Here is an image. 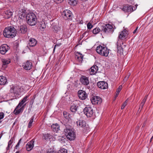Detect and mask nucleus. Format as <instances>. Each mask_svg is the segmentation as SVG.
Here are the masks:
<instances>
[{"label":"nucleus","instance_id":"nucleus-47","mask_svg":"<svg viewBox=\"0 0 153 153\" xmlns=\"http://www.w3.org/2000/svg\"><path fill=\"white\" fill-rule=\"evenodd\" d=\"M64 0H53L56 3H61Z\"/></svg>","mask_w":153,"mask_h":153},{"label":"nucleus","instance_id":"nucleus-23","mask_svg":"<svg viewBox=\"0 0 153 153\" xmlns=\"http://www.w3.org/2000/svg\"><path fill=\"white\" fill-rule=\"evenodd\" d=\"M30 96V95L29 94L24 97L21 101L17 105V107L19 106H21L24 103L28 100Z\"/></svg>","mask_w":153,"mask_h":153},{"label":"nucleus","instance_id":"nucleus-34","mask_svg":"<svg viewBox=\"0 0 153 153\" xmlns=\"http://www.w3.org/2000/svg\"><path fill=\"white\" fill-rule=\"evenodd\" d=\"M69 4L71 5L75 6L77 4V0H68Z\"/></svg>","mask_w":153,"mask_h":153},{"label":"nucleus","instance_id":"nucleus-43","mask_svg":"<svg viewBox=\"0 0 153 153\" xmlns=\"http://www.w3.org/2000/svg\"><path fill=\"white\" fill-rule=\"evenodd\" d=\"M87 26L88 28L89 29H91L93 27L92 25L90 22H89L88 23Z\"/></svg>","mask_w":153,"mask_h":153},{"label":"nucleus","instance_id":"nucleus-30","mask_svg":"<svg viewBox=\"0 0 153 153\" xmlns=\"http://www.w3.org/2000/svg\"><path fill=\"white\" fill-rule=\"evenodd\" d=\"M78 106L77 105L74 104H73L70 107V110L73 112H75L77 111Z\"/></svg>","mask_w":153,"mask_h":153},{"label":"nucleus","instance_id":"nucleus-40","mask_svg":"<svg viewBox=\"0 0 153 153\" xmlns=\"http://www.w3.org/2000/svg\"><path fill=\"white\" fill-rule=\"evenodd\" d=\"M36 97V95H34L33 96V98H32L31 100H30V105H33V103H34V100Z\"/></svg>","mask_w":153,"mask_h":153},{"label":"nucleus","instance_id":"nucleus-53","mask_svg":"<svg viewBox=\"0 0 153 153\" xmlns=\"http://www.w3.org/2000/svg\"><path fill=\"white\" fill-rule=\"evenodd\" d=\"M43 51H44V53H46V50H45V49H44V48H43Z\"/></svg>","mask_w":153,"mask_h":153},{"label":"nucleus","instance_id":"nucleus-20","mask_svg":"<svg viewBox=\"0 0 153 153\" xmlns=\"http://www.w3.org/2000/svg\"><path fill=\"white\" fill-rule=\"evenodd\" d=\"M21 106H19L17 107V106L16 107V108L13 111L14 114L16 115H18L20 113L22 112L24 109V106H22L19 109L17 110L18 108H19Z\"/></svg>","mask_w":153,"mask_h":153},{"label":"nucleus","instance_id":"nucleus-1","mask_svg":"<svg viewBox=\"0 0 153 153\" xmlns=\"http://www.w3.org/2000/svg\"><path fill=\"white\" fill-rule=\"evenodd\" d=\"M64 132L67 138L70 140H74L76 138V134L74 129L68 126H65Z\"/></svg>","mask_w":153,"mask_h":153},{"label":"nucleus","instance_id":"nucleus-17","mask_svg":"<svg viewBox=\"0 0 153 153\" xmlns=\"http://www.w3.org/2000/svg\"><path fill=\"white\" fill-rule=\"evenodd\" d=\"M98 70V68L97 66H93L90 69L89 71V73L91 75H94L97 73Z\"/></svg>","mask_w":153,"mask_h":153},{"label":"nucleus","instance_id":"nucleus-45","mask_svg":"<svg viewBox=\"0 0 153 153\" xmlns=\"http://www.w3.org/2000/svg\"><path fill=\"white\" fill-rule=\"evenodd\" d=\"M21 140H22V139L21 138L19 140V142L15 146V149H17V148L19 146V145L20 144V143H21Z\"/></svg>","mask_w":153,"mask_h":153},{"label":"nucleus","instance_id":"nucleus-29","mask_svg":"<svg viewBox=\"0 0 153 153\" xmlns=\"http://www.w3.org/2000/svg\"><path fill=\"white\" fill-rule=\"evenodd\" d=\"M147 97L148 95H146L145 96L144 99H143L140 104V105L139 107V109H141L140 110V111H141L142 108H143V107L146 101Z\"/></svg>","mask_w":153,"mask_h":153},{"label":"nucleus","instance_id":"nucleus-51","mask_svg":"<svg viewBox=\"0 0 153 153\" xmlns=\"http://www.w3.org/2000/svg\"><path fill=\"white\" fill-rule=\"evenodd\" d=\"M138 27H136V29L133 31V33L134 34L137 31V29H138Z\"/></svg>","mask_w":153,"mask_h":153},{"label":"nucleus","instance_id":"nucleus-7","mask_svg":"<svg viewBox=\"0 0 153 153\" xmlns=\"http://www.w3.org/2000/svg\"><path fill=\"white\" fill-rule=\"evenodd\" d=\"M84 113L88 117H92L94 114L93 109L90 107H86L83 110Z\"/></svg>","mask_w":153,"mask_h":153},{"label":"nucleus","instance_id":"nucleus-15","mask_svg":"<svg viewBox=\"0 0 153 153\" xmlns=\"http://www.w3.org/2000/svg\"><path fill=\"white\" fill-rule=\"evenodd\" d=\"M22 66L24 69L27 70H29L32 68V64L30 61L28 60L24 63Z\"/></svg>","mask_w":153,"mask_h":153},{"label":"nucleus","instance_id":"nucleus-31","mask_svg":"<svg viewBox=\"0 0 153 153\" xmlns=\"http://www.w3.org/2000/svg\"><path fill=\"white\" fill-rule=\"evenodd\" d=\"M13 141V138H11L10 140L8 142V144L7 146V147L6 149L7 150H8L10 148L12 147V144Z\"/></svg>","mask_w":153,"mask_h":153},{"label":"nucleus","instance_id":"nucleus-6","mask_svg":"<svg viewBox=\"0 0 153 153\" xmlns=\"http://www.w3.org/2000/svg\"><path fill=\"white\" fill-rule=\"evenodd\" d=\"M114 31V29L112 25L108 24H103L101 26V32L106 33H112Z\"/></svg>","mask_w":153,"mask_h":153},{"label":"nucleus","instance_id":"nucleus-2","mask_svg":"<svg viewBox=\"0 0 153 153\" xmlns=\"http://www.w3.org/2000/svg\"><path fill=\"white\" fill-rule=\"evenodd\" d=\"M16 30L13 27H7L4 29L3 34L4 36L7 38H13L16 34Z\"/></svg>","mask_w":153,"mask_h":153},{"label":"nucleus","instance_id":"nucleus-37","mask_svg":"<svg viewBox=\"0 0 153 153\" xmlns=\"http://www.w3.org/2000/svg\"><path fill=\"white\" fill-rule=\"evenodd\" d=\"M51 136L50 134H45L43 135V138L45 140H48L51 139Z\"/></svg>","mask_w":153,"mask_h":153},{"label":"nucleus","instance_id":"nucleus-36","mask_svg":"<svg viewBox=\"0 0 153 153\" xmlns=\"http://www.w3.org/2000/svg\"><path fill=\"white\" fill-rule=\"evenodd\" d=\"M122 89V85H120L119 86V87L117 91L116 92V94L115 95V98H116V97H117L118 95V94L119 93V92H120V91Z\"/></svg>","mask_w":153,"mask_h":153},{"label":"nucleus","instance_id":"nucleus-12","mask_svg":"<svg viewBox=\"0 0 153 153\" xmlns=\"http://www.w3.org/2000/svg\"><path fill=\"white\" fill-rule=\"evenodd\" d=\"M63 15H64L65 18H66V19L71 20L72 14L71 11L68 10H65L63 11Z\"/></svg>","mask_w":153,"mask_h":153},{"label":"nucleus","instance_id":"nucleus-42","mask_svg":"<svg viewBox=\"0 0 153 153\" xmlns=\"http://www.w3.org/2000/svg\"><path fill=\"white\" fill-rule=\"evenodd\" d=\"M40 25V29L41 30H43L44 28H45L46 27V26L45 23H42V24H41Z\"/></svg>","mask_w":153,"mask_h":153},{"label":"nucleus","instance_id":"nucleus-26","mask_svg":"<svg viewBox=\"0 0 153 153\" xmlns=\"http://www.w3.org/2000/svg\"><path fill=\"white\" fill-rule=\"evenodd\" d=\"M51 128L54 131L57 132L60 130V126L57 123L53 124L51 126Z\"/></svg>","mask_w":153,"mask_h":153},{"label":"nucleus","instance_id":"nucleus-56","mask_svg":"<svg viewBox=\"0 0 153 153\" xmlns=\"http://www.w3.org/2000/svg\"><path fill=\"white\" fill-rule=\"evenodd\" d=\"M81 0L82 1H87V0Z\"/></svg>","mask_w":153,"mask_h":153},{"label":"nucleus","instance_id":"nucleus-33","mask_svg":"<svg viewBox=\"0 0 153 153\" xmlns=\"http://www.w3.org/2000/svg\"><path fill=\"white\" fill-rule=\"evenodd\" d=\"M100 31H101V26L100 28L98 27H97L93 30V34H96L98 33Z\"/></svg>","mask_w":153,"mask_h":153},{"label":"nucleus","instance_id":"nucleus-48","mask_svg":"<svg viewBox=\"0 0 153 153\" xmlns=\"http://www.w3.org/2000/svg\"><path fill=\"white\" fill-rule=\"evenodd\" d=\"M47 153H55L53 150L50 149L48 150L47 151Z\"/></svg>","mask_w":153,"mask_h":153},{"label":"nucleus","instance_id":"nucleus-49","mask_svg":"<svg viewBox=\"0 0 153 153\" xmlns=\"http://www.w3.org/2000/svg\"><path fill=\"white\" fill-rule=\"evenodd\" d=\"M127 1L130 3H131V4H132L133 2H134V1L133 0H126Z\"/></svg>","mask_w":153,"mask_h":153},{"label":"nucleus","instance_id":"nucleus-59","mask_svg":"<svg viewBox=\"0 0 153 153\" xmlns=\"http://www.w3.org/2000/svg\"><path fill=\"white\" fill-rule=\"evenodd\" d=\"M128 77H126H126H125V78H127H127H128Z\"/></svg>","mask_w":153,"mask_h":153},{"label":"nucleus","instance_id":"nucleus-41","mask_svg":"<svg viewBox=\"0 0 153 153\" xmlns=\"http://www.w3.org/2000/svg\"><path fill=\"white\" fill-rule=\"evenodd\" d=\"M4 113L2 112H0V123L2 122L1 121V120L4 118Z\"/></svg>","mask_w":153,"mask_h":153},{"label":"nucleus","instance_id":"nucleus-3","mask_svg":"<svg viewBox=\"0 0 153 153\" xmlns=\"http://www.w3.org/2000/svg\"><path fill=\"white\" fill-rule=\"evenodd\" d=\"M26 19L27 23L30 25H34L37 23V19L36 16L33 13H28L27 15Z\"/></svg>","mask_w":153,"mask_h":153},{"label":"nucleus","instance_id":"nucleus-8","mask_svg":"<svg viewBox=\"0 0 153 153\" xmlns=\"http://www.w3.org/2000/svg\"><path fill=\"white\" fill-rule=\"evenodd\" d=\"M135 7L134 6L126 4L123 6V8H122V10L125 12L131 13L134 10H135Z\"/></svg>","mask_w":153,"mask_h":153},{"label":"nucleus","instance_id":"nucleus-39","mask_svg":"<svg viewBox=\"0 0 153 153\" xmlns=\"http://www.w3.org/2000/svg\"><path fill=\"white\" fill-rule=\"evenodd\" d=\"M59 153H68L67 150L64 149H62L59 151Z\"/></svg>","mask_w":153,"mask_h":153},{"label":"nucleus","instance_id":"nucleus-18","mask_svg":"<svg viewBox=\"0 0 153 153\" xmlns=\"http://www.w3.org/2000/svg\"><path fill=\"white\" fill-rule=\"evenodd\" d=\"M20 91V89L18 86H13L11 88L10 90V91L11 93H13L14 94L16 95L19 94Z\"/></svg>","mask_w":153,"mask_h":153},{"label":"nucleus","instance_id":"nucleus-13","mask_svg":"<svg viewBox=\"0 0 153 153\" xmlns=\"http://www.w3.org/2000/svg\"><path fill=\"white\" fill-rule=\"evenodd\" d=\"M78 94L79 98L82 100L85 99L87 97L86 92L82 90H79L78 92Z\"/></svg>","mask_w":153,"mask_h":153},{"label":"nucleus","instance_id":"nucleus-16","mask_svg":"<svg viewBox=\"0 0 153 153\" xmlns=\"http://www.w3.org/2000/svg\"><path fill=\"white\" fill-rule=\"evenodd\" d=\"M9 49V48L7 45H3L0 48V53L2 54H4Z\"/></svg>","mask_w":153,"mask_h":153},{"label":"nucleus","instance_id":"nucleus-9","mask_svg":"<svg viewBox=\"0 0 153 153\" xmlns=\"http://www.w3.org/2000/svg\"><path fill=\"white\" fill-rule=\"evenodd\" d=\"M93 104H100L102 102L101 98L98 96H94L91 99Z\"/></svg>","mask_w":153,"mask_h":153},{"label":"nucleus","instance_id":"nucleus-22","mask_svg":"<svg viewBox=\"0 0 153 153\" xmlns=\"http://www.w3.org/2000/svg\"><path fill=\"white\" fill-rule=\"evenodd\" d=\"M10 59H1V62L2 63V67L5 68L7 67V65L9 64L10 62Z\"/></svg>","mask_w":153,"mask_h":153},{"label":"nucleus","instance_id":"nucleus-25","mask_svg":"<svg viewBox=\"0 0 153 153\" xmlns=\"http://www.w3.org/2000/svg\"><path fill=\"white\" fill-rule=\"evenodd\" d=\"M7 80L5 77L0 76V85H5L7 83Z\"/></svg>","mask_w":153,"mask_h":153},{"label":"nucleus","instance_id":"nucleus-24","mask_svg":"<svg viewBox=\"0 0 153 153\" xmlns=\"http://www.w3.org/2000/svg\"><path fill=\"white\" fill-rule=\"evenodd\" d=\"M4 17L5 18L8 19L11 17L13 15L12 12L9 10L4 11Z\"/></svg>","mask_w":153,"mask_h":153},{"label":"nucleus","instance_id":"nucleus-50","mask_svg":"<svg viewBox=\"0 0 153 153\" xmlns=\"http://www.w3.org/2000/svg\"><path fill=\"white\" fill-rule=\"evenodd\" d=\"M9 1L11 2H16L18 0H8Z\"/></svg>","mask_w":153,"mask_h":153},{"label":"nucleus","instance_id":"nucleus-54","mask_svg":"<svg viewBox=\"0 0 153 153\" xmlns=\"http://www.w3.org/2000/svg\"><path fill=\"white\" fill-rule=\"evenodd\" d=\"M153 138V136H152V137L150 139V142L152 140Z\"/></svg>","mask_w":153,"mask_h":153},{"label":"nucleus","instance_id":"nucleus-38","mask_svg":"<svg viewBox=\"0 0 153 153\" xmlns=\"http://www.w3.org/2000/svg\"><path fill=\"white\" fill-rule=\"evenodd\" d=\"M34 117L33 116L30 119V120L28 123V128H30L32 126V124L33 122V119H34Z\"/></svg>","mask_w":153,"mask_h":153},{"label":"nucleus","instance_id":"nucleus-10","mask_svg":"<svg viewBox=\"0 0 153 153\" xmlns=\"http://www.w3.org/2000/svg\"><path fill=\"white\" fill-rule=\"evenodd\" d=\"M79 80L82 84L85 85H87L89 83L88 78L85 76H81Z\"/></svg>","mask_w":153,"mask_h":153},{"label":"nucleus","instance_id":"nucleus-28","mask_svg":"<svg viewBox=\"0 0 153 153\" xmlns=\"http://www.w3.org/2000/svg\"><path fill=\"white\" fill-rule=\"evenodd\" d=\"M83 56L82 55L78 52L76 53V58L78 59L79 62H81L83 60Z\"/></svg>","mask_w":153,"mask_h":153},{"label":"nucleus","instance_id":"nucleus-4","mask_svg":"<svg viewBox=\"0 0 153 153\" xmlns=\"http://www.w3.org/2000/svg\"><path fill=\"white\" fill-rule=\"evenodd\" d=\"M76 124L78 126L82 128L81 129L84 133H87L89 131V127L84 120H79L76 122Z\"/></svg>","mask_w":153,"mask_h":153},{"label":"nucleus","instance_id":"nucleus-5","mask_svg":"<svg viewBox=\"0 0 153 153\" xmlns=\"http://www.w3.org/2000/svg\"><path fill=\"white\" fill-rule=\"evenodd\" d=\"M96 51L98 53L102 56H107L108 55L109 51L105 47L99 45L97 47Z\"/></svg>","mask_w":153,"mask_h":153},{"label":"nucleus","instance_id":"nucleus-21","mask_svg":"<svg viewBox=\"0 0 153 153\" xmlns=\"http://www.w3.org/2000/svg\"><path fill=\"white\" fill-rule=\"evenodd\" d=\"M37 43V41L35 39L30 38L29 40V45L30 47H34L36 46Z\"/></svg>","mask_w":153,"mask_h":153},{"label":"nucleus","instance_id":"nucleus-14","mask_svg":"<svg viewBox=\"0 0 153 153\" xmlns=\"http://www.w3.org/2000/svg\"><path fill=\"white\" fill-rule=\"evenodd\" d=\"M128 31L126 29H124L121 32L119 33L118 38L121 39H126L128 35Z\"/></svg>","mask_w":153,"mask_h":153},{"label":"nucleus","instance_id":"nucleus-32","mask_svg":"<svg viewBox=\"0 0 153 153\" xmlns=\"http://www.w3.org/2000/svg\"><path fill=\"white\" fill-rule=\"evenodd\" d=\"M117 52L118 53H119L120 54L121 53H123V48L121 45H118V43H117Z\"/></svg>","mask_w":153,"mask_h":153},{"label":"nucleus","instance_id":"nucleus-46","mask_svg":"<svg viewBox=\"0 0 153 153\" xmlns=\"http://www.w3.org/2000/svg\"><path fill=\"white\" fill-rule=\"evenodd\" d=\"M61 43H59L58 44H56V45H55V46H54V49H53V52H54L55 51V48H56V47L57 46H60L61 45Z\"/></svg>","mask_w":153,"mask_h":153},{"label":"nucleus","instance_id":"nucleus-52","mask_svg":"<svg viewBox=\"0 0 153 153\" xmlns=\"http://www.w3.org/2000/svg\"><path fill=\"white\" fill-rule=\"evenodd\" d=\"M88 33L86 32H85L83 34V36H87V35Z\"/></svg>","mask_w":153,"mask_h":153},{"label":"nucleus","instance_id":"nucleus-11","mask_svg":"<svg viewBox=\"0 0 153 153\" xmlns=\"http://www.w3.org/2000/svg\"><path fill=\"white\" fill-rule=\"evenodd\" d=\"M97 85L99 88L102 89H107L108 87V83L104 81L98 82L97 83Z\"/></svg>","mask_w":153,"mask_h":153},{"label":"nucleus","instance_id":"nucleus-57","mask_svg":"<svg viewBox=\"0 0 153 153\" xmlns=\"http://www.w3.org/2000/svg\"><path fill=\"white\" fill-rule=\"evenodd\" d=\"M16 153H19V152L18 151L16 152Z\"/></svg>","mask_w":153,"mask_h":153},{"label":"nucleus","instance_id":"nucleus-44","mask_svg":"<svg viewBox=\"0 0 153 153\" xmlns=\"http://www.w3.org/2000/svg\"><path fill=\"white\" fill-rule=\"evenodd\" d=\"M127 103L126 100L123 103V104L121 106V109H123L124 108V107H125V106H126V105H127Z\"/></svg>","mask_w":153,"mask_h":153},{"label":"nucleus","instance_id":"nucleus-55","mask_svg":"<svg viewBox=\"0 0 153 153\" xmlns=\"http://www.w3.org/2000/svg\"><path fill=\"white\" fill-rule=\"evenodd\" d=\"M145 123H144L142 126V127H144L145 126Z\"/></svg>","mask_w":153,"mask_h":153},{"label":"nucleus","instance_id":"nucleus-58","mask_svg":"<svg viewBox=\"0 0 153 153\" xmlns=\"http://www.w3.org/2000/svg\"><path fill=\"white\" fill-rule=\"evenodd\" d=\"M141 109H138V111H139L140 112V110Z\"/></svg>","mask_w":153,"mask_h":153},{"label":"nucleus","instance_id":"nucleus-35","mask_svg":"<svg viewBox=\"0 0 153 153\" xmlns=\"http://www.w3.org/2000/svg\"><path fill=\"white\" fill-rule=\"evenodd\" d=\"M63 114L64 117L66 119H68L71 117V115L66 111H64L63 112Z\"/></svg>","mask_w":153,"mask_h":153},{"label":"nucleus","instance_id":"nucleus-60","mask_svg":"<svg viewBox=\"0 0 153 153\" xmlns=\"http://www.w3.org/2000/svg\"><path fill=\"white\" fill-rule=\"evenodd\" d=\"M15 124V123H14L13 124V125H14Z\"/></svg>","mask_w":153,"mask_h":153},{"label":"nucleus","instance_id":"nucleus-19","mask_svg":"<svg viewBox=\"0 0 153 153\" xmlns=\"http://www.w3.org/2000/svg\"><path fill=\"white\" fill-rule=\"evenodd\" d=\"M34 141L33 140L28 142L26 146L27 150L28 151H30L33 148L34 146Z\"/></svg>","mask_w":153,"mask_h":153},{"label":"nucleus","instance_id":"nucleus-27","mask_svg":"<svg viewBox=\"0 0 153 153\" xmlns=\"http://www.w3.org/2000/svg\"><path fill=\"white\" fill-rule=\"evenodd\" d=\"M27 30L26 26L25 25H23L20 26L19 32L21 33H25Z\"/></svg>","mask_w":153,"mask_h":153}]
</instances>
